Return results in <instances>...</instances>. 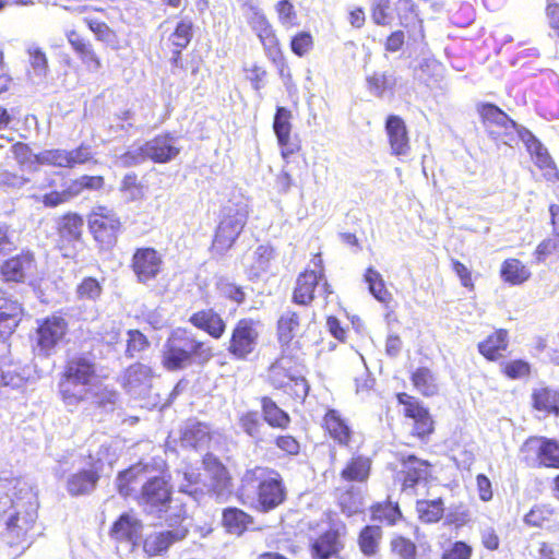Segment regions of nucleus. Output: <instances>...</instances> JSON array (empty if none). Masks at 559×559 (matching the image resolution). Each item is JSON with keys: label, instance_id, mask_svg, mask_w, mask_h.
Here are the masks:
<instances>
[{"label": "nucleus", "instance_id": "bb28decb", "mask_svg": "<svg viewBox=\"0 0 559 559\" xmlns=\"http://www.w3.org/2000/svg\"><path fill=\"white\" fill-rule=\"evenodd\" d=\"M323 275L316 271H306L301 273L296 281L293 293V301L300 306H308L314 298V290L319 286Z\"/></svg>", "mask_w": 559, "mask_h": 559}, {"label": "nucleus", "instance_id": "603ef678", "mask_svg": "<svg viewBox=\"0 0 559 559\" xmlns=\"http://www.w3.org/2000/svg\"><path fill=\"white\" fill-rule=\"evenodd\" d=\"M401 518L402 513L396 503H379L372 508V519L374 521L394 525Z\"/></svg>", "mask_w": 559, "mask_h": 559}, {"label": "nucleus", "instance_id": "13d9d810", "mask_svg": "<svg viewBox=\"0 0 559 559\" xmlns=\"http://www.w3.org/2000/svg\"><path fill=\"white\" fill-rule=\"evenodd\" d=\"M371 17L377 25H390L394 20L390 0H374Z\"/></svg>", "mask_w": 559, "mask_h": 559}, {"label": "nucleus", "instance_id": "4c0bfd02", "mask_svg": "<svg viewBox=\"0 0 559 559\" xmlns=\"http://www.w3.org/2000/svg\"><path fill=\"white\" fill-rule=\"evenodd\" d=\"M481 117L486 123L503 128L506 131L514 130L518 132V129L522 128L509 118L506 112L492 104H486L483 106Z\"/></svg>", "mask_w": 559, "mask_h": 559}, {"label": "nucleus", "instance_id": "5701e85b", "mask_svg": "<svg viewBox=\"0 0 559 559\" xmlns=\"http://www.w3.org/2000/svg\"><path fill=\"white\" fill-rule=\"evenodd\" d=\"M518 135L534 158L536 166L547 171L556 170L555 163L549 155L548 150L530 130L525 128L518 129Z\"/></svg>", "mask_w": 559, "mask_h": 559}, {"label": "nucleus", "instance_id": "a211bd4d", "mask_svg": "<svg viewBox=\"0 0 559 559\" xmlns=\"http://www.w3.org/2000/svg\"><path fill=\"white\" fill-rule=\"evenodd\" d=\"M344 543L338 528H330L311 542L312 559L338 558Z\"/></svg>", "mask_w": 559, "mask_h": 559}, {"label": "nucleus", "instance_id": "f3484780", "mask_svg": "<svg viewBox=\"0 0 559 559\" xmlns=\"http://www.w3.org/2000/svg\"><path fill=\"white\" fill-rule=\"evenodd\" d=\"M292 112L285 107L278 106L273 120V130L277 138L283 158H288L299 150V145L290 140Z\"/></svg>", "mask_w": 559, "mask_h": 559}, {"label": "nucleus", "instance_id": "6e6552de", "mask_svg": "<svg viewBox=\"0 0 559 559\" xmlns=\"http://www.w3.org/2000/svg\"><path fill=\"white\" fill-rule=\"evenodd\" d=\"M68 333L67 320L58 314L37 320L34 350L38 356L49 357L56 353Z\"/></svg>", "mask_w": 559, "mask_h": 559}, {"label": "nucleus", "instance_id": "412c9836", "mask_svg": "<svg viewBox=\"0 0 559 559\" xmlns=\"http://www.w3.org/2000/svg\"><path fill=\"white\" fill-rule=\"evenodd\" d=\"M402 486L404 491L414 492L417 485L426 481L429 476V464L427 461L408 455L402 460Z\"/></svg>", "mask_w": 559, "mask_h": 559}, {"label": "nucleus", "instance_id": "680f3d73", "mask_svg": "<svg viewBox=\"0 0 559 559\" xmlns=\"http://www.w3.org/2000/svg\"><path fill=\"white\" fill-rule=\"evenodd\" d=\"M93 158L92 150L88 145H80L79 147L68 151L66 168H74L79 165L88 163Z\"/></svg>", "mask_w": 559, "mask_h": 559}, {"label": "nucleus", "instance_id": "9b49d317", "mask_svg": "<svg viewBox=\"0 0 559 559\" xmlns=\"http://www.w3.org/2000/svg\"><path fill=\"white\" fill-rule=\"evenodd\" d=\"M259 336V322L241 319L231 331L227 350L235 359L246 360L255 350Z\"/></svg>", "mask_w": 559, "mask_h": 559}, {"label": "nucleus", "instance_id": "3c124183", "mask_svg": "<svg viewBox=\"0 0 559 559\" xmlns=\"http://www.w3.org/2000/svg\"><path fill=\"white\" fill-rule=\"evenodd\" d=\"M26 382L24 370L16 365L0 366V386L22 388Z\"/></svg>", "mask_w": 559, "mask_h": 559}, {"label": "nucleus", "instance_id": "e433bc0d", "mask_svg": "<svg viewBox=\"0 0 559 559\" xmlns=\"http://www.w3.org/2000/svg\"><path fill=\"white\" fill-rule=\"evenodd\" d=\"M508 333L499 330L478 344V350L489 360H496L508 346Z\"/></svg>", "mask_w": 559, "mask_h": 559}, {"label": "nucleus", "instance_id": "79ce46f5", "mask_svg": "<svg viewBox=\"0 0 559 559\" xmlns=\"http://www.w3.org/2000/svg\"><path fill=\"white\" fill-rule=\"evenodd\" d=\"M209 471L212 473V483L210 484V488L214 491L217 498H223L227 492L230 491V479L228 477V472L226 468L218 462L214 460L213 463H207Z\"/></svg>", "mask_w": 559, "mask_h": 559}, {"label": "nucleus", "instance_id": "8fccbe9b", "mask_svg": "<svg viewBox=\"0 0 559 559\" xmlns=\"http://www.w3.org/2000/svg\"><path fill=\"white\" fill-rule=\"evenodd\" d=\"M193 36V23L188 19H182L176 25L175 31L169 36V41L179 50L185 49Z\"/></svg>", "mask_w": 559, "mask_h": 559}, {"label": "nucleus", "instance_id": "5fc2aeb1", "mask_svg": "<svg viewBox=\"0 0 559 559\" xmlns=\"http://www.w3.org/2000/svg\"><path fill=\"white\" fill-rule=\"evenodd\" d=\"M255 34L259 37L266 56L275 60L280 56L281 50L278 47V40L271 24L263 27L261 31L255 32Z\"/></svg>", "mask_w": 559, "mask_h": 559}, {"label": "nucleus", "instance_id": "7ed1b4c3", "mask_svg": "<svg viewBox=\"0 0 559 559\" xmlns=\"http://www.w3.org/2000/svg\"><path fill=\"white\" fill-rule=\"evenodd\" d=\"M139 506L145 514L163 521L167 526L181 524L188 516L187 502L181 497H173L170 485L159 476L143 483Z\"/></svg>", "mask_w": 559, "mask_h": 559}, {"label": "nucleus", "instance_id": "de8ad7c7", "mask_svg": "<svg viewBox=\"0 0 559 559\" xmlns=\"http://www.w3.org/2000/svg\"><path fill=\"white\" fill-rule=\"evenodd\" d=\"M415 388L426 396H432L438 392L435 374L426 367L418 368L412 376Z\"/></svg>", "mask_w": 559, "mask_h": 559}, {"label": "nucleus", "instance_id": "473e14b6", "mask_svg": "<svg viewBox=\"0 0 559 559\" xmlns=\"http://www.w3.org/2000/svg\"><path fill=\"white\" fill-rule=\"evenodd\" d=\"M405 415L414 420L413 432L424 439L433 431V421L427 408L419 403L406 405Z\"/></svg>", "mask_w": 559, "mask_h": 559}, {"label": "nucleus", "instance_id": "aec40b11", "mask_svg": "<svg viewBox=\"0 0 559 559\" xmlns=\"http://www.w3.org/2000/svg\"><path fill=\"white\" fill-rule=\"evenodd\" d=\"M35 270L36 262L31 252L17 254L1 265V273L8 282H24L34 274Z\"/></svg>", "mask_w": 559, "mask_h": 559}, {"label": "nucleus", "instance_id": "ea45409f", "mask_svg": "<svg viewBox=\"0 0 559 559\" xmlns=\"http://www.w3.org/2000/svg\"><path fill=\"white\" fill-rule=\"evenodd\" d=\"M299 330L298 313L286 310L277 322L278 340L283 345H287L296 336Z\"/></svg>", "mask_w": 559, "mask_h": 559}, {"label": "nucleus", "instance_id": "f704fd0d", "mask_svg": "<svg viewBox=\"0 0 559 559\" xmlns=\"http://www.w3.org/2000/svg\"><path fill=\"white\" fill-rule=\"evenodd\" d=\"M222 522L227 532L241 535L252 523V518L238 508H227L223 511Z\"/></svg>", "mask_w": 559, "mask_h": 559}, {"label": "nucleus", "instance_id": "774afa93", "mask_svg": "<svg viewBox=\"0 0 559 559\" xmlns=\"http://www.w3.org/2000/svg\"><path fill=\"white\" fill-rule=\"evenodd\" d=\"M472 554L473 548L465 542L459 540L443 550L441 559H471Z\"/></svg>", "mask_w": 559, "mask_h": 559}, {"label": "nucleus", "instance_id": "f03ea898", "mask_svg": "<svg viewBox=\"0 0 559 559\" xmlns=\"http://www.w3.org/2000/svg\"><path fill=\"white\" fill-rule=\"evenodd\" d=\"M97 378V358L93 350L68 352L57 383L58 395L69 412L78 409V400Z\"/></svg>", "mask_w": 559, "mask_h": 559}, {"label": "nucleus", "instance_id": "338daca9", "mask_svg": "<svg viewBox=\"0 0 559 559\" xmlns=\"http://www.w3.org/2000/svg\"><path fill=\"white\" fill-rule=\"evenodd\" d=\"M29 61L36 75L44 78L48 71V60L45 52L37 46L28 48Z\"/></svg>", "mask_w": 559, "mask_h": 559}, {"label": "nucleus", "instance_id": "cd10ccee", "mask_svg": "<svg viewBox=\"0 0 559 559\" xmlns=\"http://www.w3.org/2000/svg\"><path fill=\"white\" fill-rule=\"evenodd\" d=\"M21 316V305L0 290V334L10 335L17 326Z\"/></svg>", "mask_w": 559, "mask_h": 559}, {"label": "nucleus", "instance_id": "c85d7f7f", "mask_svg": "<svg viewBox=\"0 0 559 559\" xmlns=\"http://www.w3.org/2000/svg\"><path fill=\"white\" fill-rule=\"evenodd\" d=\"M118 400L117 391L109 389L99 382H94L86 394L78 400V408L83 404H90L97 407H112Z\"/></svg>", "mask_w": 559, "mask_h": 559}, {"label": "nucleus", "instance_id": "f257e3e1", "mask_svg": "<svg viewBox=\"0 0 559 559\" xmlns=\"http://www.w3.org/2000/svg\"><path fill=\"white\" fill-rule=\"evenodd\" d=\"M37 491L21 477L0 475V523L3 522L11 543L25 542L37 519Z\"/></svg>", "mask_w": 559, "mask_h": 559}, {"label": "nucleus", "instance_id": "c9c22d12", "mask_svg": "<svg viewBox=\"0 0 559 559\" xmlns=\"http://www.w3.org/2000/svg\"><path fill=\"white\" fill-rule=\"evenodd\" d=\"M261 407L264 420L274 428L285 429L289 423V415L267 396L261 399Z\"/></svg>", "mask_w": 559, "mask_h": 559}, {"label": "nucleus", "instance_id": "052dcab7", "mask_svg": "<svg viewBox=\"0 0 559 559\" xmlns=\"http://www.w3.org/2000/svg\"><path fill=\"white\" fill-rule=\"evenodd\" d=\"M391 549L400 559H416V545L405 537L399 536L393 538Z\"/></svg>", "mask_w": 559, "mask_h": 559}, {"label": "nucleus", "instance_id": "bf43d9fd", "mask_svg": "<svg viewBox=\"0 0 559 559\" xmlns=\"http://www.w3.org/2000/svg\"><path fill=\"white\" fill-rule=\"evenodd\" d=\"M150 346L147 337L139 330L128 331V343L126 349V356L133 358L138 353L143 352Z\"/></svg>", "mask_w": 559, "mask_h": 559}, {"label": "nucleus", "instance_id": "f8f14e48", "mask_svg": "<svg viewBox=\"0 0 559 559\" xmlns=\"http://www.w3.org/2000/svg\"><path fill=\"white\" fill-rule=\"evenodd\" d=\"M90 229L95 239L106 246L116 242L121 227L119 217L105 206H98L93 211L88 219Z\"/></svg>", "mask_w": 559, "mask_h": 559}, {"label": "nucleus", "instance_id": "6ab92c4d", "mask_svg": "<svg viewBox=\"0 0 559 559\" xmlns=\"http://www.w3.org/2000/svg\"><path fill=\"white\" fill-rule=\"evenodd\" d=\"M385 132L389 139L391 154L395 156H407L411 146L406 124L396 115H390L385 120Z\"/></svg>", "mask_w": 559, "mask_h": 559}, {"label": "nucleus", "instance_id": "4d7b16f0", "mask_svg": "<svg viewBox=\"0 0 559 559\" xmlns=\"http://www.w3.org/2000/svg\"><path fill=\"white\" fill-rule=\"evenodd\" d=\"M35 160L40 165L66 168L67 150H45L39 154L35 155Z\"/></svg>", "mask_w": 559, "mask_h": 559}, {"label": "nucleus", "instance_id": "1a4fd4ad", "mask_svg": "<svg viewBox=\"0 0 559 559\" xmlns=\"http://www.w3.org/2000/svg\"><path fill=\"white\" fill-rule=\"evenodd\" d=\"M143 524L133 513H122L109 531L111 539L116 542L117 554L122 558L132 554L141 543Z\"/></svg>", "mask_w": 559, "mask_h": 559}, {"label": "nucleus", "instance_id": "09e8293b", "mask_svg": "<svg viewBox=\"0 0 559 559\" xmlns=\"http://www.w3.org/2000/svg\"><path fill=\"white\" fill-rule=\"evenodd\" d=\"M83 228V219L76 214H68L59 222V234L67 241L80 239Z\"/></svg>", "mask_w": 559, "mask_h": 559}, {"label": "nucleus", "instance_id": "e2e57ef3", "mask_svg": "<svg viewBox=\"0 0 559 559\" xmlns=\"http://www.w3.org/2000/svg\"><path fill=\"white\" fill-rule=\"evenodd\" d=\"M80 299L96 300L102 294V286L96 278L86 277L76 288Z\"/></svg>", "mask_w": 559, "mask_h": 559}, {"label": "nucleus", "instance_id": "423d86ee", "mask_svg": "<svg viewBox=\"0 0 559 559\" xmlns=\"http://www.w3.org/2000/svg\"><path fill=\"white\" fill-rule=\"evenodd\" d=\"M248 205L245 202L229 201L222 210V219L213 240V248L219 253L226 252L241 234L248 219Z\"/></svg>", "mask_w": 559, "mask_h": 559}, {"label": "nucleus", "instance_id": "ddd939ff", "mask_svg": "<svg viewBox=\"0 0 559 559\" xmlns=\"http://www.w3.org/2000/svg\"><path fill=\"white\" fill-rule=\"evenodd\" d=\"M155 377L153 369L142 362L129 366L122 376V388L134 399H145L152 390Z\"/></svg>", "mask_w": 559, "mask_h": 559}, {"label": "nucleus", "instance_id": "9d476101", "mask_svg": "<svg viewBox=\"0 0 559 559\" xmlns=\"http://www.w3.org/2000/svg\"><path fill=\"white\" fill-rule=\"evenodd\" d=\"M267 379L275 389H286L294 383L295 386H302L304 394H307L308 385L298 358L286 350H283L282 355L270 366Z\"/></svg>", "mask_w": 559, "mask_h": 559}, {"label": "nucleus", "instance_id": "69168bd1", "mask_svg": "<svg viewBox=\"0 0 559 559\" xmlns=\"http://www.w3.org/2000/svg\"><path fill=\"white\" fill-rule=\"evenodd\" d=\"M185 480L187 484L179 486V492L188 495L189 498L198 500L202 489L199 487L201 483V475L194 471L185 472Z\"/></svg>", "mask_w": 559, "mask_h": 559}, {"label": "nucleus", "instance_id": "4468645a", "mask_svg": "<svg viewBox=\"0 0 559 559\" xmlns=\"http://www.w3.org/2000/svg\"><path fill=\"white\" fill-rule=\"evenodd\" d=\"M169 527L171 530L153 532L143 539V550L148 557L163 556L174 544L188 536L189 530L182 523Z\"/></svg>", "mask_w": 559, "mask_h": 559}, {"label": "nucleus", "instance_id": "a19ab883", "mask_svg": "<svg viewBox=\"0 0 559 559\" xmlns=\"http://www.w3.org/2000/svg\"><path fill=\"white\" fill-rule=\"evenodd\" d=\"M365 282L368 284L370 294L380 302L388 304L392 296L385 288L382 275L373 267H368L364 275Z\"/></svg>", "mask_w": 559, "mask_h": 559}, {"label": "nucleus", "instance_id": "58836bf2", "mask_svg": "<svg viewBox=\"0 0 559 559\" xmlns=\"http://www.w3.org/2000/svg\"><path fill=\"white\" fill-rule=\"evenodd\" d=\"M145 467L141 464L133 465L130 468L119 473L116 485L120 495L128 497L134 490V485L142 480Z\"/></svg>", "mask_w": 559, "mask_h": 559}, {"label": "nucleus", "instance_id": "49530a36", "mask_svg": "<svg viewBox=\"0 0 559 559\" xmlns=\"http://www.w3.org/2000/svg\"><path fill=\"white\" fill-rule=\"evenodd\" d=\"M533 405L537 411L545 413L559 412V392L550 389H540L533 393Z\"/></svg>", "mask_w": 559, "mask_h": 559}, {"label": "nucleus", "instance_id": "864d4df0", "mask_svg": "<svg viewBox=\"0 0 559 559\" xmlns=\"http://www.w3.org/2000/svg\"><path fill=\"white\" fill-rule=\"evenodd\" d=\"M148 159V155L145 153V143L142 145H132L127 152L117 157V165L129 168L141 165Z\"/></svg>", "mask_w": 559, "mask_h": 559}, {"label": "nucleus", "instance_id": "a18cd8bd", "mask_svg": "<svg viewBox=\"0 0 559 559\" xmlns=\"http://www.w3.org/2000/svg\"><path fill=\"white\" fill-rule=\"evenodd\" d=\"M382 530L378 525L366 526L359 535V547L364 555L373 556L378 551Z\"/></svg>", "mask_w": 559, "mask_h": 559}, {"label": "nucleus", "instance_id": "20e7f679", "mask_svg": "<svg viewBox=\"0 0 559 559\" xmlns=\"http://www.w3.org/2000/svg\"><path fill=\"white\" fill-rule=\"evenodd\" d=\"M212 357V348L206 343L198 341L186 330L177 329L163 345L160 362L167 371L173 372L183 370L193 364L204 365Z\"/></svg>", "mask_w": 559, "mask_h": 559}, {"label": "nucleus", "instance_id": "72a5a7b5", "mask_svg": "<svg viewBox=\"0 0 559 559\" xmlns=\"http://www.w3.org/2000/svg\"><path fill=\"white\" fill-rule=\"evenodd\" d=\"M338 504L342 512L352 516L362 512L365 508L361 486L350 485L338 495Z\"/></svg>", "mask_w": 559, "mask_h": 559}, {"label": "nucleus", "instance_id": "a878e982", "mask_svg": "<svg viewBox=\"0 0 559 559\" xmlns=\"http://www.w3.org/2000/svg\"><path fill=\"white\" fill-rule=\"evenodd\" d=\"M66 37L74 52L90 71L95 72L102 68V62L87 39L83 38L74 29L67 31Z\"/></svg>", "mask_w": 559, "mask_h": 559}, {"label": "nucleus", "instance_id": "4be33fe9", "mask_svg": "<svg viewBox=\"0 0 559 559\" xmlns=\"http://www.w3.org/2000/svg\"><path fill=\"white\" fill-rule=\"evenodd\" d=\"M372 461L369 456L354 454L340 473L342 480L361 486L369 479Z\"/></svg>", "mask_w": 559, "mask_h": 559}, {"label": "nucleus", "instance_id": "c03bdc74", "mask_svg": "<svg viewBox=\"0 0 559 559\" xmlns=\"http://www.w3.org/2000/svg\"><path fill=\"white\" fill-rule=\"evenodd\" d=\"M416 510L421 522L436 523L443 515V501L440 498L433 500H418Z\"/></svg>", "mask_w": 559, "mask_h": 559}, {"label": "nucleus", "instance_id": "39448f33", "mask_svg": "<svg viewBox=\"0 0 559 559\" xmlns=\"http://www.w3.org/2000/svg\"><path fill=\"white\" fill-rule=\"evenodd\" d=\"M242 495L254 496L257 508L269 512L286 499V489L282 476L275 469L255 466L245 472L241 478Z\"/></svg>", "mask_w": 559, "mask_h": 559}, {"label": "nucleus", "instance_id": "2f4dec72", "mask_svg": "<svg viewBox=\"0 0 559 559\" xmlns=\"http://www.w3.org/2000/svg\"><path fill=\"white\" fill-rule=\"evenodd\" d=\"M366 83L367 88L371 95L378 98H382L386 94H394L397 79L393 71H374L370 75H367Z\"/></svg>", "mask_w": 559, "mask_h": 559}, {"label": "nucleus", "instance_id": "37998d69", "mask_svg": "<svg viewBox=\"0 0 559 559\" xmlns=\"http://www.w3.org/2000/svg\"><path fill=\"white\" fill-rule=\"evenodd\" d=\"M531 273L526 266L516 259L506 260L501 266L502 278L512 284H522L530 277Z\"/></svg>", "mask_w": 559, "mask_h": 559}, {"label": "nucleus", "instance_id": "2eb2a0df", "mask_svg": "<svg viewBox=\"0 0 559 559\" xmlns=\"http://www.w3.org/2000/svg\"><path fill=\"white\" fill-rule=\"evenodd\" d=\"M162 265V255L154 248H138L131 259L132 271L142 284L155 280Z\"/></svg>", "mask_w": 559, "mask_h": 559}, {"label": "nucleus", "instance_id": "0eeeda50", "mask_svg": "<svg viewBox=\"0 0 559 559\" xmlns=\"http://www.w3.org/2000/svg\"><path fill=\"white\" fill-rule=\"evenodd\" d=\"M109 447L102 444L96 455H88L87 468H82L71 474L67 479V491L72 497L85 496L92 493L98 484L105 462L112 464L111 457H105L108 454Z\"/></svg>", "mask_w": 559, "mask_h": 559}, {"label": "nucleus", "instance_id": "0e129e2a", "mask_svg": "<svg viewBox=\"0 0 559 559\" xmlns=\"http://www.w3.org/2000/svg\"><path fill=\"white\" fill-rule=\"evenodd\" d=\"M121 191L127 194L129 201H135L142 198V186L138 181L135 173H128L121 181Z\"/></svg>", "mask_w": 559, "mask_h": 559}, {"label": "nucleus", "instance_id": "393cba45", "mask_svg": "<svg viewBox=\"0 0 559 559\" xmlns=\"http://www.w3.org/2000/svg\"><path fill=\"white\" fill-rule=\"evenodd\" d=\"M210 439V428L194 419L187 420L180 429V443L183 448L203 449Z\"/></svg>", "mask_w": 559, "mask_h": 559}, {"label": "nucleus", "instance_id": "7c9ffc66", "mask_svg": "<svg viewBox=\"0 0 559 559\" xmlns=\"http://www.w3.org/2000/svg\"><path fill=\"white\" fill-rule=\"evenodd\" d=\"M400 23L407 29L408 38L415 43L425 38L423 21L418 19L413 5L408 1H400L397 4Z\"/></svg>", "mask_w": 559, "mask_h": 559}, {"label": "nucleus", "instance_id": "6e6d98bb", "mask_svg": "<svg viewBox=\"0 0 559 559\" xmlns=\"http://www.w3.org/2000/svg\"><path fill=\"white\" fill-rule=\"evenodd\" d=\"M538 457L547 467H559V445L554 441H543L538 448Z\"/></svg>", "mask_w": 559, "mask_h": 559}, {"label": "nucleus", "instance_id": "dca6fc26", "mask_svg": "<svg viewBox=\"0 0 559 559\" xmlns=\"http://www.w3.org/2000/svg\"><path fill=\"white\" fill-rule=\"evenodd\" d=\"M181 151L179 138L173 133H162L145 142V153L148 159L156 164L174 160Z\"/></svg>", "mask_w": 559, "mask_h": 559}, {"label": "nucleus", "instance_id": "b1692460", "mask_svg": "<svg viewBox=\"0 0 559 559\" xmlns=\"http://www.w3.org/2000/svg\"><path fill=\"white\" fill-rule=\"evenodd\" d=\"M189 322L216 340L221 338L226 330L225 321L213 309H203L194 312L190 317Z\"/></svg>", "mask_w": 559, "mask_h": 559}, {"label": "nucleus", "instance_id": "c756f323", "mask_svg": "<svg viewBox=\"0 0 559 559\" xmlns=\"http://www.w3.org/2000/svg\"><path fill=\"white\" fill-rule=\"evenodd\" d=\"M324 427L330 437L341 447H349L352 429L335 409H329L323 419Z\"/></svg>", "mask_w": 559, "mask_h": 559}]
</instances>
